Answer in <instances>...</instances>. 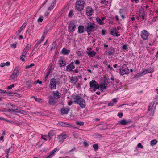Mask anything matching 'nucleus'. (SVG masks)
Listing matches in <instances>:
<instances>
[{
  "instance_id": "1",
  "label": "nucleus",
  "mask_w": 158,
  "mask_h": 158,
  "mask_svg": "<svg viewBox=\"0 0 158 158\" xmlns=\"http://www.w3.org/2000/svg\"><path fill=\"white\" fill-rule=\"evenodd\" d=\"M73 98L74 99L73 102L79 105L81 108H83L85 107V100L82 97L77 95L74 97Z\"/></svg>"
},
{
  "instance_id": "2",
  "label": "nucleus",
  "mask_w": 158,
  "mask_h": 158,
  "mask_svg": "<svg viewBox=\"0 0 158 158\" xmlns=\"http://www.w3.org/2000/svg\"><path fill=\"white\" fill-rule=\"evenodd\" d=\"M85 3L84 0H77L75 4V10L78 11L82 10L84 9Z\"/></svg>"
},
{
  "instance_id": "3",
  "label": "nucleus",
  "mask_w": 158,
  "mask_h": 158,
  "mask_svg": "<svg viewBox=\"0 0 158 158\" xmlns=\"http://www.w3.org/2000/svg\"><path fill=\"white\" fill-rule=\"evenodd\" d=\"M97 28V25L92 22L89 23L86 27V30L87 33L91 32L92 31L95 30Z\"/></svg>"
},
{
  "instance_id": "4",
  "label": "nucleus",
  "mask_w": 158,
  "mask_h": 158,
  "mask_svg": "<svg viewBox=\"0 0 158 158\" xmlns=\"http://www.w3.org/2000/svg\"><path fill=\"white\" fill-rule=\"evenodd\" d=\"M20 69V67L19 66H17L15 67L13 72L12 74L10 77L11 80L15 79L18 76L19 72Z\"/></svg>"
},
{
  "instance_id": "5",
  "label": "nucleus",
  "mask_w": 158,
  "mask_h": 158,
  "mask_svg": "<svg viewBox=\"0 0 158 158\" xmlns=\"http://www.w3.org/2000/svg\"><path fill=\"white\" fill-rule=\"evenodd\" d=\"M129 70L126 64H123L119 69L120 74L123 75L129 73Z\"/></svg>"
},
{
  "instance_id": "6",
  "label": "nucleus",
  "mask_w": 158,
  "mask_h": 158,
  "mask_svg": "<svg viewBox=\"0 0 158 158\" xmlns=\"http://www.w3.org/2000/svg\"><path fill=\"white\" fill-rule=\"evenodd\" d=\"M89 86L90 87L94 88V90L95 91L96 89H99V85L95 80H92L89 82Z\"/></svg>"
},
{
  "instance_id": "7",
  "label": "nucleus",
  "mask_w": 158,
  "mask_h": 158,
  "mask_svg": "<svg viewBox=\"0 0 158 158\" xmlns=\"http://www.w3.org/2000/svg\"><path fill=\"white\" fill-rule=\"evenodd\" d=\"M56 80L55 78H52L51 79L49 87L51 90L56 88Z\"/></svg>"
},
{
  "instance_id": "8",
  "label": "nucleus",
  "mask_w": 158,
  "mask_h": 158,
  "mask_svg": "<svg viewBox=\"0 0 158 158\" xmlns=\"http://www.w3.org/2000/svg\"><path fill=\"white\" fill-rule=\"evenodd\" d=\"M141 34V37L144 40H148L149 33L147 30H144L142 31Z\"/></svg>"
},
{
  "instance_id": "9",
  "label": "nucleus",
  "mask_w": 158,
  "mask_h": 158,
  "mask_svg": "<svg viewBox=\"0 0 158 158\" xmlns=\"http://www.w3.org/2000/svg\"><path fill=\"white\" fill-rule=\"evenodd\" d=\"M59 125L64 127H69L70 128H76V127L73 126L70 123L67 122H60L58 123Z\"/></svg>"
},
{
  "instance_id": "10",
  "label": "nucleus",
  "mask_w": 158,
  "mask_h": 158,
  "mask_svg": "<svg viewBox=\"0 0 158 158\" xmlns=\"http://www.w3.org/2000/svg\"><path fill=\"white\" fill-rule=\"evenodd\" d=\"M67 137L66 134L62 133L57 136V138L59 142H63Z\"/></svg>"
},
{
  "instance_id": "11",
  "label": "nucleus",
  "mask_w": 158,
  "mask_h": 158,
  "mask_svg": "<svg viewBox=\"0 0 158 158\" xmlns=\"http://www.w3.org/2000/svg\"><path fill=\"white\" fill-rule=\"evenodd\" d=\"M76 28V25L73 22H70L68 26V31L70 32H73Z\"/></svg>"
},
{
  "instance_id": "12",
  "label": "nucleus",
  "mask_w": 158,
  "mask_h": 158,
  "mask_svg": "<svg viewBox=\"0 0 158 158\" xmlns=\"http://www.w3.org/2000/svg\"><path fill=\"white\" fill-rule=\"evenodd\" d=\"M73 62H72L66 66V71L68 72H74L73 70L75 68V66L73 65Z\"/></svg>"
},
{
  "instance_id": "13",
  "label": "nucleus",
  "mask_w": 158,
  "mask_h": 158,
  "mask_svg": "<svg viewBox=\"0 0 158 158\" xmlns=\"http://www.w3.org/2000/svg\"><path fill=\"white\" fill-rule=\"evenodd\" d=\"M85 12L86 15L88 16H92L94 13V11L92 8L90 6H88L86 7Z\"/></svg>"
},
{
  "instance_id": "14",
  "label": "nucleus",
  "mask_w": 158,
  "mask_h": 158,
  "mask_svg": "<svg viewBox=\"0 0 158 158\" xmlns=\"http://www.w3.org/2000/svg\"><path fill=\"white\" fill-rule=\"evenodd\" d=\"M52 93L54 98H55L58 99L60 98L61 94L58 91H54Z\"/></svg>"
},
{
  "instance_id": "15",
  "label": "nucleus",
  "mask_w": 158,
  "mask_h": 158,
  "mask_svg": "<svg viewBox=\"0 0 158 158\" xmlns=\"http://www.w3.org/2000/svg\"><path fill=\"white\" fill-rule=\"evenodd\" d=\"M106 19V18L105 17H103L101 18H100L98 17H97L96 18V20L99 24L101 25H103L104 24L103 21Z\"/></svg>"
},
{
  "instance_id": "16",
  "label": "nucleus",
  "mask_w": 158,
  "mask_h": 158,
  "mask_svg": "<svg viewBox=\"0 0 158 158\" xmlns=\"http://www.w3.org/2000/svg\"><path fill=\"white\" fill-rule=\"evenodd\" d=\"M156 107V106L155 104L153 102H152L150 104V106H149V108L148 109V111H150L152 110V114L153 112V110H155Z\"/></svg>"
},
{
  "instance_id": "17",
  "label": "nucleus",
  "mask_w": 158,
  "mask_h": 158,
  "mask_svg": "<svg viewBox=\"0 0 158 158\" xmlns=\"http://www.w3.org/2000/svg\"><path fill=\"white\" fill-rule=\"evenodd\" d=\"M70 80L71 82L73 85H76V83L78 81V79L77 77H72L70 78Z\"/></svg>"
},
{
  "instance_id": "18",
  "label": "nucleus",
  "mask_w": 158,
  "mask_h": 158,
  "mask_svg": "<svg viewBox=\"0 0 158 158\" xmlns=\"http://www.w3.org/2000/svg\"><path fill=\"white\" fill-rule=\"evenodd\" d=\"M49 100L48 102L49 104L51 105H54L56 102L55 101V98L52 96H49L48 97Z\"/></svg>"
},
{
  "instance_id": "19",
  "label": "nucleus",
  "mask_w": 158,
  "mask_h": 158,
  "mask_svg": "<svg viewBox=\"0 0 158 158\" xmlns=\"http://www.w3.org/2000/svg\"><path fill=\"white\" fill-rule=\"evenodd\" d=\"M51 6L48 8V10L50 11L51 10L54 8L56 2V0H51Z\"/></svg>"
},
{
  "instance_id": "20",
  "label": "nucleus",
  "mask_w": 158,
  "mask_h": 158,
  "mask_svg": "<svg viewBox=\"0 0 158 158\" xmlns=\"http://www.w3.org/2000/svg\"><path fill=\"white\" fill-rule=\"evenodd\" d=\"M86 53L88 54V56L90 57H93L95 56L96 52L94 51H90L89 50L86 52Z\"/></svg>"
},
{
  "instance_id": "21",
  "label": "nucleus",
  "mask_w": 158,
  "mask_h": 158,
  "mask_svg": "<svg viewBox=\"0 0 158 158\" xmlns=\"http://www.w3.org/2000/svg\"><path fill=\"white\" fill-rule=\"evenodd\" d=\"M115 52V49L112 47L108 49V54L109 55H114Z\"/></svg>"
},
{
  "instance_id": "22",
  "label": "nucleus",
  "mask_w": 158,
  "mask_h": 158,
  "mask_svg": "<svg viewBox=\"0 0 158 158\" xmlns=\"http://www.w3.org/2000/svg\"><path fill=\"white\" fill-rule=\"evenodd\" d=\"M84 31V27L82 25H79L78 27V33L79 34H81L83 33Z\"/></svg>"
},
{
  "instance_id": "23",
  "label": "nucleus",
  "mask_w": 158,
  "mask_h": 158,
  "mask_svg": "<svg viewBox=\"0 0 158 158\" xmlns=\"http://www.w3.org/2000/svg\"><path fill=\"white\" fill-rule=\"evenodd\" d=\"M69 111V108H63L61 109V113L62 114H67Z\"/></svg>"
},
{
  "instance_id": "24",
  "label": "nucleus",
  "mask_w": 158,
  "mask_h": 158,
  "mask_svg": "<svg viewBox=\"0 0 158 158\" xmlns=\"http://www.w3.org/2000/svg\"><path fill=\"white\" fill-rule=\"evenodd\" d=\"M58 63L60 67H64L65 66L66 63L62 59H60L58 60Z\"/></svg>"
},
{
  "instance_id": "25",
  "label": "nucleus",
  "mask_w": 158,
  "mask_h": 158,
  "mask_svg": "<svg viewBox=\"0 0 158 158\" xmlns=\"http://www.w3.org/2000/svg\"><path fill=\"white\" fill-rule=\"evenodd\" d=\"M99 88L100 89V90L102 92H103L104 91V90L106 89L107 88L106 85H105L104 84H101L99 85Z\"/></svg>"
},
{
  "instance_id": "26",
  "label": "nucleus",
  "mask_w": 158,
  "mask_h": 158,
  "mask_svg": "<svg viewBox=\"0 0 158 158\" xmlns=\"http://www.w3.org/2000/svg\"><path fill=\"white\" fill-rule=\"evenodd\" d=\"M70 52V51L69 50H67L65 48H64L61 51L62 54L64 55H67L69 54Z\"/></svg>"
},
{
  "instance_id": "27",
  "label": "nucleus",
  "mask_w": 158,
  "mask_h": 158,
  "mask_svg": "<svg viewBox=\"0 0 158 158\" xmlns=\"http://www.w3.org/2000/svg\"><path fill=\"white\" fill-rule=\"evenodd\" d=\"M128 123L125 119H123L119 121L118 123L120 125H126Z\"/></svg>"
},
{
  "instance_id": "28",
  "label": "nucleus",
  "mask_w": 158,
  "mask_h": 158,
  "mask_svg": "<svg viewBox=\"0 0 158 158\" xmlns=\"http://www.w3.org/2000/svg\"><path fill=\"white\" fill-rule=\"evenodd\" d=\"M150 72L151 71H150V70L148 69L143 70V71L140 74H139V76H141L143 75H144L146 74L150 73Z\"/></svg>"
},
{
  "instance_id": "29",
  "label": "nucleus",
  "mask_w": 158,
  "mask_h": 158,
  "mask_svg": "<svg viewBox=\"0 0 158 158\" xmlns=\"http://www.w3.org/2000/svg\"><path fill=\"white\" fill-rule=\"evenodd\" d=\"M31 47V46L29 44H27L25 47L23 51L27 53L29 50L30 49Z\"/></svg>"
},
{
  "instance_id": "30",
  "label": "nucleus",
  "mask_w": 158,
  "mask_h": 158,
  "mask_svg": "<svg viewBox=\"0 0 158 158\" xmlns=\"http://www.w3.org/2000/svg\"><path fill=\"white\" fill-rule=\"evenodd\" d=\"M27 24L26 23H24L21 27L20 30H18L17 31L18 34H19L20 33L22 30L26 26Z\"/></svg>"
},
{
  "instance_id": "31",
  "label": "nucleus",
  "mask_w": 158,
  "mask_h": 158,
  "mask_svg": "<svg viewBox=\"0 0 158 158\" xmlns=\"http://www.w3.org/2000/svg\"><path fill=\"white\" fill-rule=\"evenodd\" d=\"M157 141L156 139H153L151 140L150 142V144L151 146H153L156 145L157 143Z\"/></svg>"
},
{
  "instance_id": "32",
  "label": "nucleus",
  "mask_w": 158,
  "mask_h": 158,
  "mask_svg": "<svg viewBox=\"0 0 158 158\" xmlns=\"http://www.w3.org/2000/svg\"><path fill=\"white\" fill-rule=\"evenodd\" d=\"M54 133L53 131H51L49 132L48 136L49 138H50L49 140H50L52 137L54 135Z\"/></svg>"
},
{
  "instance_id": "33",
  "label": "nucleus",
  "mask_w": 158,
  "mask_h": 158,
  "mask_svg": "<svg viewBox=\"0 0 158 158\" xmlns=\"http://www.w3.org/2000/svg\"><path fill=\"white\" fill-rule=\"evenodd\" d=\"M49 30V29L47 27H46L44 30L43 34L45 36H46L47 33Z\"/></svg>"
},
{
  "instance_id": "34",
  "label": "nucleus",
  "mask_w": 158,
  "mask_h": 158,
  "mask_svg": "<svg viewBox=\"0 0 158 158\" xmlns=\"http://www.w3.org/2000/svg\"><path fill=\"white\" fill-rule=\"evenodd\" d=\"M93 147L94 150L96 151L98 149V146L97 144H94L93 145Z\"/></svg>"
},
{
  "instance_id": "35",
  "label": "nucleus",
  "mask_w": 158,
  "mask_h": 158,
  "mask_svg": "<svg viewBox=\"0 0 158 158\" xmlns=\"http://www.w3.org/2000/svg\"><path fill=\"white\" fill-rule=\"evenodd\" d=\"M53 155L50 152L49 154H48L46 156H44L43 158H51Z\"/></svg>"
},
{
  "instance_id": "36",
  "label": "nucleus",
  "mask_w": 158,
  "mask_h": 158,
  "mask_svg": "<svg viewBox=\"0 0 158 158\" xmlns=\"http://www.w3.org/2000/svg\"><path fill=\"white\" fill-rule=\"evenodd\" d=\"M56 44L55 43H53L52 44V46L51 47V50H53L55 49Z\"/></svg>"
},
{
  "instance_id": "37",
  "label": "nucleus",
  "mask_w": 158,
  "mask_h": 158,
  "mask_svg": "<svg viewBox=\"0 0 158 158\" xmlns=\"http://www.w3.org/2000/svg\"><path fill=\"white\" fill-rule=\"evenodd\" d=\"M26 85L27 86L28 88H30L31 86V82L29 81L27 82L26 83Z\"/></svg>"
},
{
  "instance_id": "38",
  "label": "nucleus",
  "mask_w": 158,
  "mask_h": 158,
  "mask_svg": "<svg viewBox=\"0 0 158 158\" xmlns=\"http://www.w3.org/2000/svg\"><path fill=\"white\" fill-rule=\"evenodd\" d=\"M76 123L77 124V125H79L83 126L84 124V122H81V121H80V122L77 121L76 122Z\"/></svg>"
},
{
  "instance_id": "39",
  "label": "nucleus",
  "mask_w": 158,
  "mask_h": 158,
  "mask_svg": "<svg viewBox=\"0 0 158 158\" xmlns=\"http://www.w3.org/2000/svg\"><path fill=\"white\" fill-rule=\"evenodd\" d=\"M73 11L72 10H70L68 16L69 17H71L73 15Z\"/></svg>"
},
{
  "instance_id": "40",
  "label": "nucleus",
  "mask_w": 158,
  "mask_h": 158,
  "mask_svg": "<svg viewBox=\"0 0 158 158\" xmlns=\"http://www.w3.org/2000/svg\"><path fill=\"white\" fill-rule=\"evenodd\" d=\"M0 93H6L7 94H10V92H9V91H6V90H4L2 89H0Z\"/></svg>"
},
{
  "instance_id": "41",
  "label": "nucleus",
  "mask_w": 158,
  "mask_h": 158,
  "mask_svg": "<svg viewBox=\"0 0 158 158\" xmlns=\"http://www.w3.org/2000/svg\"><path fill=\"white\" fill-rule=\"evenodd\" d=\"M112 30L113 31V32L115 34L118 33V30H117V28L116 27L114 28Z\"/></svg>"
},
{
  "instance_id": "42",
  "label": "nucleus",
  "mask_w": 158,
  "mask_h": 158,
  "mask_svg": "<svg viewBox=\"0 0 158 158\" xmlns=\"http://www.w3.org/2000/svg\"><path fill=\"white\" fill-rule=\"evenodd\" d=\"M58 150L56 148H55L52 152H51L50 153L52 155H54V154L55 152L57 151H58Z\"/></svg>"
},
{
  "instance_id": "43",
  "label": "nucleus",
  "mask_w": 158,
  "mask_h": 158,
  "mask_svg": "<svg viewBox=\"0 0 158 158\" xmlns=\"http://www.w3.org/2000/svg\"><path fill=\"white\" fill-rule=\"evenodd\" d=\"M35 65L33 63L31 64L30 65H27L26 66L25 68L26 69H28L29 68L32 66H34Z\"/></svg>"
},
{
  "instance_id": "44",
  "label": "nucleus",
  "mask_w": 158,
  "mask_h": 158,
  "mask_svg": "<svg viewBox=\"0 0 158 158\" xmlns=\"http://www.w3.org/2000/svg\"><path fill=\"white\" fill-rule=\"evenodd\" d=\"M17 43H13L11 44V47L14 48H16Z\"/></svg>"
},
{
  "instance_id": "45",
  "label": "nucleus",
  "mask_w": 158,
  "mask_h": 158,
  "mask_svg": "<svg viewBox=\"0 0 158 158\" xmlns=\"http://www.w3.org/2000/svg\"><path fill=\"white\" fill-rule=\"evenodd\" d=\"M45 37H46V36H45L44 35H43L41 38L39 40V41L41 42H42L43 41V40H44V38H45Z\"/></svg>"
},
{
  "instance_id": "46",
  "label": "nucleus",
  "mask_w": 158,
  "mask_h": 158,
  "mask_svg": "<svg viewBox=\"0 0 158 158\" xmlns=\"http://www.w3.org/2000/svg\"><path fill=\"white\" fill-rule=\"evenodd\" d=\"M14 84H12L10 86H8L7 88V89H11L14 87Z\"/></svg>"
},
{
  "instance_id": "47",
  "label": "nucleus",
  "mask_w": 158,
  "mask_h": 158,
  "mask_svg": "<svg viewBox=\"0 0 158 158\" xmlns=\"http://www.w3.org/2000/svg\"><path fill=\"white\" fill-rule=\"evenodd\" d=\"M27 53L24 51H23L22 53V54L21 55V56H23L24 57H26V54Z\"/></svg>"
},
{
  "instance_id": "48",
  "label": "nucleus",
  "mask_w": 158,
  "mask_h": 158,
  "mask_svg": "<svg viewBox=\"0 0 158 158\" xmlns=\"http://www.w3.org/2000/svg\"><path fill=\"white\" fill-rule=\"evenodd\" d=\"M122 48L123 50H127V45L125 44L123 46V47H122Z\"/></svg>"
},
{
  "instance_id": "49",
  "label": "nucleus",
  "mask_w": 158,
  "mask_h": 158,
  "mask_svg": "<svg viewBox=\"0 0 158 158\" xmlns=\"http://www.w3.org/2000/svg\"><path fill=\"white\" fill-rule=\"evenodd\" d=\"M19 112L21 114H25L26 113V112L25 111H24V110H19Z\"/></svg>"
},
{
  "instance_id": "50",
  "label": "nucleus",
  "mask_w": 158,
  "mask_h": 158,
  "mask_svg": "<svg viewBox=\"0 0 158 158\" xmlns=\"http://www.w3.org/2000/svg\"><path fill=\"white\" fill-rule=\"evenodd\" d=\"M137 146L138 147L140 148H143V146L141 143H139L138 144Z\"/></svg>"
},
{
  "instance_id": "51",
  "label": "nucleus",
  "mask_w": 158,
  "mask_h": 158,
  "mask_svg": "<svg viewBox=\"0 0 158 158\" xmlns=\"http://www.w3.org/2000/svg\"><path fill=\"white\" fill-rule=\"evenodd\" d=\"M109 82H108L107 81H105L103 84H104L105 85H106V86L107 87V85L109 84Z\"/></svg>"
},
{
  "instance_id": "52",
  "label": "nucleus",
  "mask_w": 158,
  "mask_h": 158,
  "mask_svg": "<svg viewBox=\"0 0 158 158\" xmlns=\"http://www.w3.org/2000/svg\"><path fill=\"white\" fill-rule=\"evenodd\" d=\"M75 63L77 65L79 64H80V62L79 60H76L75 61Z\"/></svg>"
},
{
  "instance_id": "53",
  "label": "nucleus",
  "mask_w": 158,
  "mask_h": 158,
  "mask_svg": "<svg viewBox=\"0 0 158 158\" xmlns=\"http://www.w3.org/2000/svg\"><path fill=\"white\" fill-rule=\"evenodd\" d=\"M140 13L141 14L140 15V16H141L143 19H144V13L143 12V13Z\"/></svg>"
},
{
  "instance_id": "54",
  "label": "nucleus",
  "mask_w": 158,
  "mask_h": 158,
  "mask_svg": "<svg viewBox=\"0 0 158 158\" xmlns=\"http://www.w3.org/2000/svg\"><path fill=\"white\" fill-rule=\"evenodd\" d=\"M117 116H119L120 118H121L123 116V114L122 113H118Z\"/></svg>"
},
{
  "instance_id": "55",
  "label": "nucleus",
  "mask_w": 158,
  "mask_h": 158,
  "mask_svg": "<svg viewBox=\"0 0 158 158\" xmlns=\"http://www.w3.org/2000/svg\"><path fill=\"white\" fill-rule=\"evenodd\" d=\"M83 144L86 147H88L89 146V144L86 141H84L83 142Z\"/></svg>"
},
{
  "instance_id": "56",
  "label": "nucleus",
  "mask_w": 158,
  "mask_h": 158,
  "mask_svg": "<svg viewBox=\"0 0 158 158\" xmlns=\"http://www.w3.org/2000/svg\"><path fill=\"white\" fill-rule=\"evenodd\" d=\"M36 83H39L40 84H41L42 83V82L41 81H40L39 80H37L36 81H35Z\"/></svg>"
},
{
  "instance_id": "57",
  "label": "nucleus",
  "mask_w": 158,
  "mask_h": 158,
  "mask_svg": "<svg viewBox=\"0 0 158 158\" xmlns=\"http://www.w3.org/2000/svg\"><path fill=\"white\" fill-rule=\"evenodd\" d=\"M5 66H9L10 65V63L9 62H7L6 63H5Z\"/></svg>"
},
{
  "instance_id": "58",
  "label": "nucleus",
  "mask_w": 158,
  "mask_h": 158,
  "mask_svg": "<svg viewBox=\"0 0 158 158\" xmlns=\"http://www.w3.org/2000/svg\"><path fill=\"white\" fill-rule=\"evenodd\" d=\"M43 20V19L41 17H40L38 19V22H42Z\"/></svg>"
},
{
  "instance_id": "59",
  "label": "nucleus",
  "mask_w": 158,
  "mask_h": 158,
  "mask_svg": "<svg viewBox=\"0 0 158 158\" xmlns=\"http://www.w3.org/2000/svg\"><path fill=\"white\" fill-rule=\"evenodd\" d=\"M123 9H121L119 10V13L120 15L123 14Z\"/></svg>"
},
{
  "instance_id": "60",
  "label": "nucleus",
  "mask_w": 158,
  "mask_h": 158,
  "mask_svg": "<svg viewBox=\"0 0 158 158\" xmlns=\"http://www.w3.org/2000/svg\"><path fill=\"white\" fill-rule=\"evenodd\" d=\"M148 111L149 112L150 114L151 115L153 116V114H154V110H153V114H152V110H150V111Z\"/></svg>"
},
{
  "instance_id": "61",
  "label": "nucleus",
  "mask_w": 158,
  "mask_h": 158,
  "mask_svg": "<svg viewBox=\"0 0 158 158\" xmlns=\"http://www.w3.org/2000/svg\"><path fill=\"white\" fill-rule=\"evenodd\" d=\"M10 148H9V149L7 150L5 152H6V154H8V153H9V152L10 150Z\"/></svg>"
},
{
  "instance_id": "62",
  "label": "nucleus",
  "mask_w": 158,
  "mask_h": 158,
  "mask_svg": "<svg viewBox=\"0 0 158 158\" xmlns=\"http://www.w3.org/2000/svg\"><path fill=\"white\" fill-rule=\"evenodd\" d=\"M114 103L112 102L109 103L108 104V106H113L114 105Z\"/></svg>"
},
{
  "instance_id": "63",
  "label": "nucleus",
  "mask_w": 158,
  "mask_h": 158,
  "mask_svg": "<svg viewBox=\"0 0 158 158\" xmlns=\"http://www.w3.org/2000/svg\"><path fill=\"white\" fill-rule=\"evenodd\" d=\"M107 67L108 68L110 69L111 70H113V68L112 67H111L110 65H107Z\"/></svg>"
},
{
  "instance_id": "64",
  "label": "nucleus",
  "mask_w": 158,
  "mask_h": 158,
  "mask_svg": "<svg viewBox=\"0 0 158 158\" xmlns=\"http://www.w3.org/2000/svg\"><path fill=\"white\" fill-rule=\"evenodd\" d=\"M73 103V102L72 101H70L68 103V105L69 106H71Z\"/></svg>"
}]
</instances>
